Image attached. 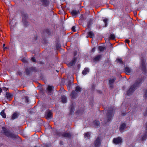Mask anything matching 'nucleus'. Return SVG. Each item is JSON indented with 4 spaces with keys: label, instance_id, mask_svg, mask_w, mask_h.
<instances>
[{
    "label": "nucleus",
    "instance_id": "obj_7",
    "mask_svg": "<svg viewBox=\"0 0 147 147\" xmlns=\"http://www.w3.org/2000/svg\"><path fill=\"white\" fill-rule=\"evenodd\" d=\"M61 136L64 137L68 138H71L72 136V135L68 132H65L61 134Z\"/></svg>",
    "mask_w": 147,
    "mask_h": 147
},
{
    "label": "nucleus",
    "instance_id": "obj_36",
    "mask_svg": "<svg viewBox=\"0 0 147 147\" xmlns=\"http://www.w3.org/2000/svg\"><path fill=\"white\" fill-rule=\"evenodd\" d=\"M117 62L121 64H123V62L122 61L121 59L118 58L117 59Z\"/></svg>",
    "mask_w": 147,
    "mask_h": 147
},
{
    "label": "nucleus",
    "instance_id": "obj_31",
    "mask_svg": "<svg viewBox=\"0 0 147 147\" xmlns=\"http://www.w3.org/2000/svg\"><path fill=\"white\" fill-rule=\"evenodd\" d=\"M105 49V48L104 47L101 46H100L98 47V50L100 51L101 52L103 51Z\"/></svg>",
    "mask_w": 147,
    "mask_h": 147
},
{
    "label": "nucleus",
    "instance_id": "obj_49",
    "mask_svg": "<svg viewBox=\"0 0 147 147\" xmlns=\"http://www.w3.org/2000/svg\"><path fill=\"white\" fill-rule=\"evenodd\" d=\"M95 49H96V48L95 47H94V48H93L92 50V52H94L95 51Z\"/></svg>",
    "mask_w": 147,
    "mask_h": 147
},
{
    "label": "nucleus",
    "instance_id": "obj_62",
    "mask_svg": "<svg viewBox=\"0 0 147 147\" xmlns=\"http://www.w3.org/2000/svg\"><path fill=\"white\" fill-rule=\"evenodd\" d=\"M1 61L0 60V62Z\"/></svg>",
    "mask_w": 147,
    "mask_h": 147
},
{
    "label": "nucleus",
    "instance_id": "obj_44",
    "mask_svg": "<svg viewBox=\"0 0 147 147\" xmlns=\"http://www.w3.org/2000/svg\"><path fill=\"white\" fill-rule=\"evenodd\" d=\"M31 60L33 62H35L36 61V60L34 57H32L31 58Z\"/></svg>",
    "mask_w": 147,
    "mask_h": 147
},
{
    "label": "nucleus",
    "instance_id": "obj_61",
    "mask_svg": "<svg viewBox=\"0 0 147 147\" xmlns=\"http://www.w3.org/2000/svg\"><path fill=\"white\" fill-rule=\"evenodd\" d=\"M76 113H78V111H76Z\"/></svg>",
    "mask_w": 147,
    "mask_h": 147
},
{
    "label": "nucleus",
    "instance_id": "obj_40",
    "mask_svg": "<svg viewBox=\"0 0 147 147\" xmlns=\"http://www.w3.org/2000/svg\"><path fill=\"white\" fill-rule=\"evenodd\" d=\"M144 97H145V98H147V89L144 92Z\"/></svg>",
    "mask_w": 147,
    "mask_h": 147
},
{
    "label": "nucleus",
    "instance_id": "obj_4",
    "mask_svg": "<svg viewBox=\"0 0 147 147\" xmlns=\"http://www.w3.org/2000/svg\"><path fill=\"white\" fill-rule=\"evenodd\" d=\"M140 66L142 71L144 73H146V60L143 58L142 59Z\"/></svg>",
    "mask_w": 147,
    "mask_h": 147
},
{
    "label": "nucleus",
    "instance_id": "obj_12",
    "mask_svg": "<svg viewBox=\"0 0 147 147\" xmlns=\"http://www.w3.org/2000/svg\"><path fill=\"white\" fill-rule=\"evenodd\" d=\"M34 69L33 67H30L29 68H27L25 70L26 74L27 75H29L31 71H34Z\"/></svg>",
    "mask_w": 147,
    "mask_h": 147
},
{
    "label": "nucleus",
    "instance_id": "obj_6",
    "mask_svg": "<svg viewBox=\"0 0 147 147\" xmlns=\"http://www.w3.org/2000/svg\"><path fill=\"white\" fill-rule=\"evenodd\" d=\"M113 142L114 144H121L122 142V139L120 137H118L116 138H114Z\"/></svg>",
    "mask_w": 147,
    "mask_h": 147
},
{
    "label": "nucleus",
    "instance_id": "obj_55",
    "mask_svg": "<svg viewBox=\"0 0 147 147\" xmlns=\"http://www.w3.org/2000/svg\"><path fill=\"white\" fill-rule=\"evenodd\" d=\"M60 144L62 145L63 142L62 141H60Z\"/></svg>",
    "mask_w": 147,
    "mask_h": 147
},
{
    "label": "nucleus",
    "instance_id": "obj_5",
    "mask_svg": "<svg viewBox=\"0 0 147 147\" xmlns=\"http://www.w3.org/2000/svg\"><path fill=\"white\" fill-rule=\"evenodd\" d=\"M54 88L53 86L48 85L47 88V93L49 95H51L53 93Z\"/></svg>",
    "mask_w": 147,
    "mask_h": 147
},
{
    "label": "nucleus",
    "instance_id": "obj_52",
    "mask_svg": "<svg viewBox=\"0 0 147 147\" xmlns=\"http://www.w3.org/2000/svg\"><path fill=\"white\" fill-rule=\"evenodd\" d=\"M47 4H48L49 3V0H47Z\"/></svg>",
    "mask_w": 147,
    "mask_h": 147
},
{
    "label": "nucleus",
    "instance_id": "obj_37",
    "mask_svg": "<svg viewBox=\"0 0 147 147\" xmlns=\"http://www.w3.org/2000/svg\"><path fill=\"white\" fill-rule=\"evenodd\" d=\"M109 37L112 40H114L115 38V36L114 34H111Z\"/></svg>",
    "mask_w": 147,
    "mask_h": 147
},
{
    "label": "nucleus",
    "instance_id": "obj_53",
    "mask_svg": "<svg viewBox=\"0 0 147 147\" xmlns=\"http://www.w3.org/2000/svg\"><path fill=\"white\" fill-rule=\"evenodd\" d=\"M92 88L93 89H94L95 88V86L94 85H93L92 86Z\"/></svg>",
    "mask_w": 147,
    "mask_h": 147
},
{
    "label": "nucleus",
    "instance_id": "obj_10",
    "mask_svg": "<svg viewBox=\"0 0 147 147\" xmlns=\"http://www.w3.org/2000/svg\"><path fill=\"white\" fill-rule=\"evenodd\" d=\"M53 117V113L51 110L47 112V120Z\"/></svg>",
    "mask_w": 147,
    "mask_h": 147
},
{
    "label": "nucleus",
    "instance_id": "obj_33",
    "mask_svg": "<svg viewBox=\"0 0 147 147\" xmlns=\"http://www.w3.org/2000/svg\"><path fill=\"white\" fill-rule=\"evenodd\" d=\"M108 19L107 18H105L104 20H103V21L105 23V27H106L107 26V22Z\"/></svg>",
    "mask_w": 147,
    "mask_h": 147
},
{
    "label": "nucleus",
    "instance_id": "obj_11",
    "mask_svg": "<svg viewBox=\"0 0 147 147\" xmlns=\"http://www.w3.org/2000/svg\"><path fill=\"white\" fill-rule=\"evenodd\" d=\"M76 58L75 57H74L72 61L68 63V66H71L74 65L76 62Z\"/></svg>",
    "mask_w": 147,
    "mask_h": 147
},
{
    "label": "nucleus",
    "instance_id": "obj_18",
    "mask_svg": "<svg viewBox=\"0 0 147 147\" xmlns=\"http://www.w3.org/2000/svg\"><path fill=\"white\" fill-rule=\"evenodd\" d=\"M89 72V69L88 68H85L82 72V74L85 75Z\"/></svg>",
    "mask_w": 147,
    "mask_h": 147
},
{
    "label": "nucleus",
    "instance_id": "obj_27",
    "mask_svg": "<svg viewBox=\"0 0 147 147\" xmlns=\"http://www.w3.org/2000/svg\"><path fill=\"white\" fill-rule=\"evenodd\" d=\"M6 97L8 99H10L12 97L11 94L7 92L6 94Z\"/></svg>",
    "mask_w": 147,
    "mask_h": 147
},
{
    "label": "nucleus",
    "instance_id": "obj_38",
    "mask_svg": "<svg viewBox=\"0 0 147 147\" xmlns=\"http://www.w3.org/2000/svg\"><path fill=\"white\" fill-rule=\"evenodd\" d=\"M90 134L89 132H87L85 133L84 135L85 137H90Z\"/></svg>",
    "mask_w": 147,
    "mask_h": 147
},
{
    "label": "nucleus",
    "instance_id": "obj_20",
    "mask_svg": "<svg viewBox=\"0 0 147 147\" xmlns=\"http://www.w3.org/2000/svg\"><path fill=\"white\" fill-rule=\"evenodd\" d=\"M18 116V113L15 112L13 114L11 119H14L17 118Z\"/></svg>",
    "mask_w": 147,
    "mask_h": 147
},
{
    "label": "nucleus",
    "instance_id": "obj_45",
    "mask_svg": "<svg viewBox=\"0 0 147 147\" xmlns=\"http://www.w3.org/2000/svg\"><path fill=\"white\" fill-rule=\"evenodd\" d=\"M71 82L70 81H69L68 82V84L67 85V86L69 87H70L71 86Z\"/></svg>",
    "mask_w": 147,
    "mask_h": 147
},
{
    "label": "nucleus",
    "instance_id": "obj_3",
    "mask_svg": "<svg viewBox=\"0 0 147 147\" xmlns=\"http://www.w3.org/2000/svg\"><path fill=\"white\" fill-rule=\"evenodd\" d=\"M113 109L112 108H110L109 109L107 114V121L109 122L111 120L112 117L114 115Z\"/></svg>",
    "mask_w": 147,
    "mask_h": 147
},
{
    "label": "nucleus",
    "instance_id": "obj_17",
    "mask_svg": "<svg viewBox=\"0 0 147 147\" xmlns=\"http://www.w3.org/2000/svg\"><path fill=\"white\" fill-rule=\"evenodd\" d=\"M71 13L72 15L73 16H75L76 17V15L79 13V12L78 11H76V10H73L71 11Z\"/></svg>",
    "mask_w": 147,
    "mask_h": 147
},
{
    "label": "nucleus",
    "instance_id": "obj_50",
    "mask_svg": "<svg viewBox=\"0 0 147 147\" xmlns=\"http://www.w3.org/2000/svg\"><path fill=\"white\" fill-rule=\"evenodd\" d=\"M125 42L126 43H129V41L128 40L126 39L125 40Z\"/></svg>",
    "mask_w": 147,
    "mask_h": 147
},
{
    "label": "nucleus",
    "instance_id": "obj_39",
    "mask_svg": "<svg viewBox=\"0 0 147 147\" xmlns=\"http://www.w3.org/2000/svg\"><path fill=\"white\" fill-rule=\"evenodd\" d=\"M42 2V4L43 5H46V0H40Z\"/></svg>",
    "mask_w": 147,
    "mask_h": 147
},
{
    "label": "nucleus",
    "instance_id": "obj_51",
    "mask_svg": "<svg viewBox=\"0 0 147 147\" xmlns=\"http://www.w3.org/2000/svg\"><path fill=\"white\" fill-rule=\"evenodd\" d=\"M126 114V113H121V115L123 116H124Z\"/></svg>",
    "mask_w": 147,
    "mask_h": 147
},
{
    "label": "nucleus",
    "instance_id": "obj_58",
    "mask_svg": "<svg viewBox=\"0 0 147 147\" xmlns=\"http://www.w3.org/2000/svg\"><path fill=\"white\" fill-rule=\"evenodd\" d=\"M43 137V136H41L40 137V138H42Z\"/></svg>",
    "mask_w": 147,
    "mask_h": 147
},
{
    "label": "nucleus",
    "instance_id": "obj_24",
    "mask_svg": "<svg viewBox=\"0 0 147 147\" xmlns=\"http://www.w3.org/2000/svg\"><path fill=\"white\" fill-rule=\"evenodd\" d=\"M93 123L95 126V127L96 128L97 127L100 125L99 121L98 120H94L93 121Z\"/></svg>",
    "mask_w": 147,
    "mask_h": 147
},
{
    "label": "nucleus",
    "instance_id": "obj_23",
    "mask_svg": "<svg viewBox=\"0 0 147 147\" xmlns=\"http://www.w3.org/2000/svg\"><path fill=\"white\" fill-rule=\"evenodd\" d=\"M82 88H80L79 86H77L75 87V91H76V92L78 93L79 92H80L81 91Z\"/></svg>",
    "mask_w": 147,
    "mask_h": 147
},
{
    "label": "nucleus",
    "instance_id": "obj_57",
    "mask_svg": "<svg viewBox=\"0 0 147 147\" xmlns=\"http://www.w3.org/2000/svg\"><path fill=\"white\" fill-rule=\"evenodd\" d=\"M7 49V47H5L4 48V50H5V49Z\"/></svg>",
    "mask_w": 147,
    "mask_h": 147
},
{
    "label": "nucleus",
    "instance_id": "obj_34",
    "mask_svg": "<svg viewBox=\"0 0 147 147\" xmlns=\"http://www.w3.org/2000/svg\"><path fill=\"white\" fill-rule=\"evenodd\" d=\"M147 138V131H146L144 134V136L142 138V140H145Z\"/></svg>",
    "mask_w": 147,
    "mask_h": 147
},
{
    "label": "nucleus",
    "instance_id": "obj_15",
    "mask_svg": "<svg viewBox=\"0 0 147 147\" xmlns=\"http://www.w3.org/2000/svg\"><path fill=\"white\" fill-rule=\"evenodd\" d=\"M93 21V20L92 19H90L89 21L87 22V26L88 28L86 29V30L87 29L89 30L92 23Z\"/></svg>",
    "mask_w": 147,
    "mask_h": 147
},
{
    "label": "nucleus",
    "instance_id": "obj_32",
    "mask_svg": "<svg viewBox=\"0 0 147 147\" xmlns=\"http://www.w3.org/2000/svg\"><path fill=\"white\" fill-rule=\"evenodd\" d=\"M116 78H114L112 79H110L109 80V83H113L115 81Z\"/></svg>",
    "mask_w": 147,
    "mask_h": 147
},
{
    "label": "nucleus",
    "instance_id": "obj_25",
    "mask_svg": "<svg viewBox=\"0 0 147 147\" xmlns=\"http://www.w3.org/2000/svg\"><path fill=\"white\" fill-rule=\"evenodd\" d=\"M22 99L23 100H24L26 102H29V99L27 96H23L22 98Z\"/></svg>",
    "mask_w": 147,
    "mask_h": 147
},
{
    "label": "nucleus",
    "instance_id": "obj_14",
    "mask_svg": "<svg viewBox=\"0 0 147 147\" xmlns=\"http://www.w3.org/2000/svg\"><path fill=\"white\" fill-rule=\"evenodd\" d=\"M126 125V124L124 123H122L121 125L119 128V130L121 132H122L123 131V130L125 128Z\"/></svg>",
    "mask_w": 147,
    "mask_h": 147
},
{
    "label": "nucleus",
    "instance_id": "obj_48",
    "mask_svg": "<svg viewBox=\"0 0 147 147\" xmlns=\"http://www.w3.org/2000/svg\"><path fill=\"white\" fill-rule=\"evenodd\" d=\"M18 74L20 76H21L22 74V72H20V71H18Z\"/></svg>",
    "mask_w": 147,
    "mask_h": 147
},
{
    "label": "nucleus",
    "instance_id": "obj_16",
    "mask_svg": "<svg viewBox=\"0 0 147 147\" xmlns=\"http://www.w3.org/2000/svg\"><path fill=\"white\" fill-rule=\"evenodd\" d=\"M85 18L84 16L82 14L80 16V20H79V23L80 25H82L83 21L85 19Z\"/></svg>",
    "mask_w": 147,
    "mask_h": 147
},
{
    "label": "nucleus",
    "instance_id": "obj_43",
    "mask_svg": "<svg viewBox=\"0 0 147 147\" xmlns=\"http://www.w3.org/2000/svg\"><path fill=\"white\" fill-rule=\"evenodd\" d=\"M109 86L112 89L113 88V83H109Z\"/></svg>",
    "mask_w": 147,
    "mask_h": 147
},
{
    "label": "nucleus",
    "instance_id": "obj_8",
    "mask_svg": "<svg viewBox=\"0 0 147 147\" xmlns=\"http://www.w3.org/2000/svg\"><path fill=\"white\" fill-rule=\"evenodd\" d=\"M101 142L100 138L99 137H98L94 142V145L96 147H98L100 146Z\"/></svg>",
    "mask_w": 147,
    "mask_h": 147
},
{
    "label": "nucleus",
    "instance_id": "obj_19",
    "mask_svg": "<svg viewBox=\"0 0 147 147\" xmlns=\"http://www.w3.org/2000/svg\"><path fill=\"white\" fill-rule=\"evenodd\" d=\"M61 101L63 103H65L67 102L66 97L64 95H63L61 97Z\"/></svg>",
    "mask_w": 147,
    "mask_h": 147
},
{
    "label": "nucleus",
    "instance_id": "obj_60",
    "mask_svg": "<svg viewBox=\"0 0 147 147\" xmlns=\"http://www.w3.org/2000/svg\"><path fill=\"white\" fill-rule=\"evenodd\" d=\"M98 92H99L100 93H101V92L100 91H98Z\"/></svg>",
    "mask_w": 147,
    "mask_h": 147
},
{
    "label": "nucleus",
    "instance_id": "obj_30",
    "mask_svg": "<svg viewBox=\"0 0 147 147\" xmlns=\"http://www.w3.org/2000/svg\"><path fill=\"white\" fill-rule=\"evenodd\" d=\"M1 115L3 118H5L6 117V114L4 112V110H3L1 113Z\"/></svg>",
    "mask_w": 147,
    "mask_h": 147
},
{
    "label": "nucleus",
    "instance_id": "obj_29",
    "mask_svg": "<svg viewBox=\"0 0 147 147\" xmlns=\"http://www.w3.org/2000/svg\"><path fill=\"white\" fill-rule=\"evenodd\" d=\"M52 33V30L51 29H47V34L51 35Z\"/></svg>",
    "mask_w": 147,
    "mask_h": 147
},
{
    "label": "nucleus",
    "instance_id": "obj_41",
    "mask_svg": "<svg viewBox=\"0 0 147 147\" xmlns=\"http://www.w3.org/2000/svg\"><path fill=\"white\" fill-rule=\"evenodd\" d=\"M60 46L58 44H57L56 45V49L57 50L59 49L60 48Z\"/></svg>",
    "mask_w": 147,
    "mask_h": 147
},
{
    "label": "nucleus",
    "instance_id": "obj_26",
    "mask_svg": "<svg viewBox=\"0 0 147 147\" xmlns=\"http://www.w3.org/2000/svg\"><path fill=\"white\" fill-rule=\"evenodd\" d=\"M74 105L73 103H72L71 106V109L70 112L71 114L72 113L74 112Z\"/></svg>",
    "mask_w": 147,
    "mask_h": 147
},
{
    "label": "nucleus",
    "instance_id": "obj_59",
    "mask_svg": "<svg viewBox=\"0 0 147 147\" xmlns=\"http://www.w3.org/2000/svg\"><path fill=\"white\" fill-rule=\"evenodd\" d=\"M5 46V44H4L3 45V47H4Z\"/></svg>",
    "mask_w": 147,
    "mask_h": 147
},
{
    "label": "nucleus",
    "instance_id": "obj_47",
    "mask_svg": "<svg viewBox=\"0 0 147 147\" xmlns=\"http://www.w3.org/2000/svg\"><path fill=\"white\" fill-rule=\"evenodd\" d=\"M144 115L145 116H147V108L146 109V110L144 113Z\"/></svg>",
    "mask_w": 147,
    "mask_h": 147
},
{
    "label": "nucleus",
    "instance_id": "obj_54",
    "mask_svg": "<svg viewBox=\"0 0 147 147\" xmlns=\"http://www.w3.org/2000/svg\"><path fill=\"white\" fill-rule=\"evenodd\" d=\"M76 54H77V53H76V52H75H75H74V56H76Z\"/></svg>",
    "mask_w": 147,
    "mask_h": 147
},
{
    "label": "nucleus",
    "instance_id": "obj_35",
    "mask_svg": "<svg viewBox=\"0 0 147 147\" xmlns=\"http://www.w3.org/2000/svg\"><path fill=\"white\" fill-rule=\"evenodd\" d=\"M40 90L41 94L42 95H44L45 91L44 89L42 88H40Z\"/></svg>",
    "mask_w": 147,
    "mask_h": 147
},
{
    "label": "nucleus",
    "instance_id": "obj_13",
    "mask_svg": "<svg viewBox=\"0 0 147 147\" xmlns=\"http://www.w3.org/2000/svg\"><path fill=\"white\" fill-rule=\"evenodd\" d=\"M102 58V55H98L95 57L93 59V61H100Z\"/></svg>",
    "mask_w": 147,
    "mask_h": 147
},
{
    "label": "nucleus",
    "instance_id": "obj_56",
    "mask_svg": "<svg viewBox=\"0 0 147 147\" xmlns=\"http://www.w3.org/2000/svg\"><path fill=\"white\" fill-rule=\"evenodd\" d=\"M53 66V65L52 64H51L50 65V66L51 67Z\"/></svg>",
    "mask_w": 147,
    "mask_h": 147
},
{
    "label": "nucleus",
    "instance_id": "obj_28",
    "mask_svg": "<svg viewBox=\"0 0 147 147\" xmlns=\"http://www.w3.org/2000/svg\"><path fill=\"white\" fill-rule=\"evenodd\" d=\"M88 36L90 38H92L93 36H94V34L92 31H90L88 33Z\"/></svg>",
    "mask_w": 147,
    "mask_h": 147
},
{
    "label": "nucleus",
    "instance_id": "obj_9",
    "mask_svg": "<svg viewBox=\"0 0 147 147\" xmlns=\"http://www.w3.org/2000/svg\"><path fill=\"white\" fill-rule=\"evenodd\" d=\"M78 93L76 92L74 90H73L70 95L71 98L73 99L76 98L78 96Z\"/></svg>",
    "mask_w": 147,
    "mask_h": 147
},
{
    "label": "nucleus",
    "instance_id": "obj_42",
    "mask_svg": "<svg viewBox=\"0 0 147 147\" xmlns=\"http://www.w3.org/2000/svg\"><path fill=\"white\" fill-rule=\"evenodd\" d=\"M75 26H73L71 28L72 30L74 32H75L76 30H75Z\"/></svg>",
    "mask_w": 147,
    "mask_h": 147
},
{
    "label": "nucleus",
    "instance_id": "obj_21",
    "mask_svg": "<svg viewBox=\"0 0 147 147\" xmlns=\"http://www.w3.org/2000/svg\"><path fill=\"white\" fill-rule=\"evenodd\" d=\"M125 73L127 75H129L131 71L130 69L127 67H125Z\"/></svg>",
    "mask_w": 147,
    "mask_h": 147
},
{
    "label": "nucleus",
    "instance_id": "obj_22",
    "mask_svg": "<svg viewBox=\"0 0 147 147\" xmlns=\"http://www.w3.org/2000/svg\"><path fill=\"white\" fill-rule=\"evenodd\" d=\"M46 109V105L45 104H44L43 105H42V107L41 109V111L42 112H44L45 111V114L46 113V111H45V110Z\"/></svg>",
    "mask_w": 147,
    "mask_h": 147
},
{
    "label": "nucleus",
    "instance_id": "obj_46",
    "mask_svg": "<svg viewBox=\"0 0 147 147\" xmlns=\"http://www.w3.org/2000/svg\"><path fill=\"white\" fill-rule=\"evenodd\" d=\"M3 90L5 91H6L7 90V88H6L5 87H4V88H3Z\"/></svg>",
    "mask_w": 147,
    "mask_h": 147
},
{
    "label": "nucleus",
    "instance_id": "obj_2",
    "mask_svg": "<svg viewBox=\"0 0 147 147\" xmlns=\"http://www.w3.org/2000/svg\"><path fill=\"white\" fill-rule=\"evenodd\" d=\"M2 129L4 133L5 134V135L7 137L13 139L16 138L18 137V135H15L9 132L8 131L7 129L5 127H2Z\"/></svg>",
    "mask_w": 147,
    "mask_h": 147
},
{
    "label": "nucleus",
    "instance_id": "obj_1",
    "mask_svg": "<svg viewBox=\"0 0 147 147\" xmlns=\"http://www.w3.org/2000/svg\"><path fill=\"white\" fill-rule=\"evenodd\" d=\"M143 81L142 78H140L138 79L127 90V94L129 95L133 93L134 91L138 88L141 84L142 82Z\"/></svg>",
    "mask_w": 147,
    "mask_h": 147
}]
</instances>
